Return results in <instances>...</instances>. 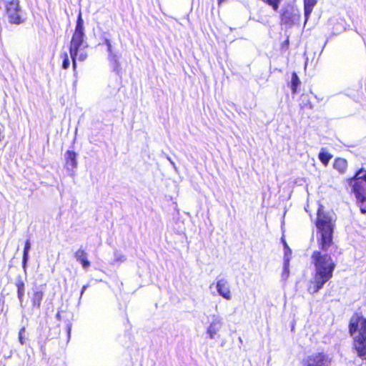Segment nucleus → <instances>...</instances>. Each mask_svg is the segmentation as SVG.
Here are the masks:
<instances>
[{"label":"nucleus","mask_w":366,"mask_h":366,"mask_svg":"<svg viewBox=\"0 0 366 366\" xmlns=\"http://www.w3.org/2000/svg\"><path fill=\"white\" fill-rule=\"evenodd\" d=\"M225 0H218V6H220Z\"/></svg>","instance_id":"7c9ffc66"},{"label":"nucleus","mask_w":366,"mask_h":366,"mask_svg":"<svg viewBox=\"0 0 366 366\" xmlns=\"http://www.w3.org/2000/svg\"><path fill=\"white\" fill-rule=\"evenodd\" d=\"M218 294L227 300H230L232 297V292L229 282L227 280L222 278L217 282L216 285Z\"/></svg>","instance_id":"6e6552de"},{"label":"nucleus","mask_w":366,"mask_h":366,"mask_svg":"<svg viewBox=\"0 0 366 366\" xmlns=\"http://www.w3.org/2000/svg\"><path fill=\"white\" fill-rule=\"evenodd\" d=\"M315 226L320 237L317 238L319 249L322 252H327L330 247L334 246L333 233L335 227V220L332 217L324 210L320 205L317 211Z\"/></svg>","instance_id":"7ed1b4c3"},{"label":"nucleus","mask_w":366,"mask_h":366,"mask_svg":"<svg viewBox=\"0 0 366 366\" xmlns=\"http://www.w3.org/2000/svg\"><path fill=\"white\" fill-rule=\"evenodd\" d=\"M74 257L77 262H79L84 269H87L91 263L88 259V254L86 252L80 247L74 253Z\"/></svg>","instance_id":"9d476101"},{"label":"nucleus","mask_w":366,"mask_h":366,"mask_svg":"<svg viewBox=\"0 0 366 366\" xmlns=\"http://www.w3.org/2000/svg\"><path fill=\"white\" fill-rule=\"evenodd\" d=\"M360 212L362 214H366V207L365 206H360Z\"/></svg>","instance_id":"cd10ccee"},{"label":"nucleus","mask_w":366,"mask_h":366,"mask_svg":"<svg viewBox=\"0 0 366 366\" xmlns=\"http://www.w3.org/2000/svg\"><path fill=\"white\" fill-rule=\"evenodd\" d=\"M29 255L23 254L22 257V267L24 269H26V264L28 261Z\"/></svg>","instance_id":"bb28decb"},{"label":"nucleus","mask_w":366,"mask_h":366,"mask_svg":"<svg viewBox=\"0 0 366 366\" xmlns=\"http://www.w3.org/2000/svg\"><path fill=\"white\" fill-rule=\"evenodd\" d=\"M61 58L62 59V68L64 69H67L69 67L70 63L69 59V56L66 52H64L61 54Z\"/></svg>","instance_id":"412c9836"},{"label":"nucleus","mask_w":366,"mask_h":366,"mask_svg":"<svg viewBox=\"0 0 366 366\" xmlns=\"http://www.w3.org/2000/svg\"><path fill=\"white\" fill-rule=\"evenodd\" d=\"M347 183L351 186L352 191L359 203L366 202V169H359L355 175L347 179Z\"/></svg>","instance_id":"39448f33"},{"label":"nucleus","mask_w":366,"mask_h":366,"mask_svg":"<svg viewBox=\"0 0 366 366\" xmlns=\"http://www.w3.org/2000/svg\"><path fill=\"white\" fill-rule=\"evenodd\" d=\"M104 42L105 45L107 47V51L109 52V54H114L113 51H112V44L110 42V40L107 39V38H105L104 40Z\"/></svg>","instance_id":"393cba45"},{"label":"nucleus","mask_w":366,"mask_h":366,"mask_svg":"<svg viewBox=\"0 0 366 366\" xmlns=\"http://www.w3.org/2000/svg\"><path fill=\"white\" fill-rule=\"evenodd\" d=\"M87 47L88 45L85 42L84 20L82 19L81 13L79 12L69 48V54L72 60V67L74 71L76 69L77 60L83 61L86 59L88 55L86 52L83 51V49Z\"/></svg>","instance_id":"20e7f679"},{"label":"nucleus","mask_w":366,"mask_h":366,"mask_svg":"<svg viewBox=\"0 0 366 366\" xmlns=\"http://www.w3.org/2000/svg\"><path fill=\"white\" fill-rule=\"evenodd\" d=\"M301 81L296 72H292L291 79V90L293 94L297 92V87L300 85Z\"/></svg>","instance_id":"f3484780"},{"label":"nucleus","mask_w":366,"mask_h":366,"mask_svg":"<svg viewBox=\"0 0 366 366\" xmlns=\"http://www.w3.org/2000/svg\"><path fill=\"white\" fill-rule=\"evenodd\" d=\"M16 286L17 287L18 298L21 301L24 295V283L22 280H19L16 283Z\"/></svg>","instance_id":"aec40b11"},{"label":"nucleus","mask_w":366,"mask_h":366,"mask_svg":"<svg viewBox=\"0 0 366 366\" xmlns=\"http://www.w3.org/2000/svg\"><path fill=\"white\" fill-rule=\"evenodd\" d=\"M56 318H57L59 320H61L59 312H58V313L56 314Z\"/></svg>","instance_id":"2f4dec72"},{"label":"nucleus","mask_w":366,"mask_h":366,"mask_svg":"<svg viewBox=\"0 0 366 366\" xmlns=\"http://www.w3.org/2000/svg\"><path fill=\"white\" fill-rule=\"evenodd\" d=\"M318 158L324 166H327L332 155L325 152H321L319 153Z\"/></svg>","instance_id":"a211bd4d"},{"label":"nucleus","mask_w":366,"mask_h":366,"mask_svg":"<svg viewBox=\"0 0 366 366\" xmlns=\"http://www.w3.org/2000/svg\"><path fill=\"white\" fill-rule=\"evenodd\" d=\"M352 350L362 360H366V317L362 312H355L348 323Z\"/></svg>","instance_id":"f03ea898"},{"label":"nucleus","mask_w":366,"mask_h":366,"mask_svg":"<svg viewBox=\"0 0 366 366\" xmlns=\"http://www.w3.org/2000/svg\"><path fill=\"white\" fill-rule=\"evenodd\" d=\"M311 259L316 270L307 290L310 294H315L332 277L336 264L330 254H323L321 249L315 250Z\"/></svg>","instance_id":"f257e3e1"},{"label":"nucleus","mask_w":366,"mask_h":366,"mask_svg":"<svg viewBox=\"0 0 366 366\" xmlns=\"http://www.w3.org/2000/svg\"><path fill=\"white\" fill-rule=\"evenodd\" d=\"M44 297V292L41 290L34 291L31 297V305L34 308L39 309Z\"/></svg>","instance_id":"9b49d317"},{"label":"nucleus","mask_w":366,"mask_h":366,"mask_svg":"<svg viewBox=\"0 0 366 366\" xmlns=\"http://www.w3.org/2000/svg\"><path fill=\"white\" fill-rule=\"evenodd\" d=\"M25 332L26 329L24 327H22L19 331V341L20 344L22 345H24L26 342L24 337Z\"/></svg>","instance_id":"4be33fe9"},{"label":"nucleus","mask_w":366,"mask_h":366,"mask_svg":"<svg viewBox=\"0 0 366 366\" xmlns=\"http://www.w3.org/2000/svg\"><path fill=\"white\" fill-rule=\"evenodd\" d=\"M332 360L325 352L321 351L307 356L302 360V366H332Z\"/></svg>","instance_id":"0eeeda50"},{"label":"nucleus","mask_w":366,"mask_h":366,"mask_svg":"<svg viewBox=\"0 0 366 366\" xmlns=\"http://www.w3.org/2000/svg\"><path fill=\"white\" fill-rule=\"evenodd\" d=\"M221 325V322L219 320H215L210 323L207 332L209 334V336L211 339H213L215 335L219 330Z\"/></svg>","instance_id":"dca6fc26"},{"label":"nucleus","mask_w":366,"mask_h":366,"mask_svg":"<svg viewBox=\"0 0 366 366\" xmlns=\"http://www.w3.org/2000/svg\"><path fill=\"white\" fill-rule=\"evenodd\" d=\"M304 107H307L309 109H312V104L310 103V102H308L307 104H305Z\"/></svg>","instance_id":"c85d7f7f"},{"label":"nucleus","mask_w":366,"mask_h":366,"mask_svg":"<svg viewBox=\"0 0 366 366\" xmlns=\"http://www.w3.org/2000/svg\"><path fill=\"white\" fill-rule=\"evenodd\" d=\"M290 275V258L285 257L284 259L283 271L282 273V278L286 280Z\"/></svg>","instance_id":"6ab92c4d"},{"label":"nucleus","mask_w":366,"mask_h":366,"mask_svg":"<svg viewBox=\"0 0 366 366\" xmlns=\"http://www.w3.org/2000/svg\"><path fill=\"white\" fill-rule=\"evenodd\" d=\"M87 287V285H84L81 288V295H82V294L85 292L86 289Z\"/></svg>","instance_id":"c756f323"},{"label":"nucleus","mask_w":366,"mask_h":366,"mask_svg":"<svg viewBox=\"0 0 366 366\" xmlns=\"http://www.w3.org/2000/svg\"><path fill=\"white\" fill-rule=\"evenodd\" d=\"M333 167L340 174H343L346 172L347 169V162L343 158H336L333 163Z\"/></svg>","instance_id":"f8f14e48"},{"label":"nucleus","mask_w":366,"mask_h":366,"mask_svg":"<svg viewBox=\"0 0 366 366\" xmlns=\"http://www.w3.org/2000/svg\"><path fill=\"white\" fill-rule=\"evenodd\" d=\"M294 17L295 15L292 14V12L288 10H285L280 15L281 24L291 26L294 24Z\"/></svg>","instance_id":"ddd939ff"},{"label":"nucleus","mask_w":366,"mask_h":366,"mask_svg":"<svg viewBox=\"0 0 366 366\" xmlns=\"http://www.w3.org/2000/svg\"><path fill=\"white\" fill-rule=\"evenodd\" d=\"M77 154L74 151L67 150L65 153V167L69 170L77 167Z\"/></svg>","instance_id":"1a4fd4ad"},{"label":"nucleus","mask_w":366,"mask_h":366,"mask_svg":"<svg viewBox=\"0 0 366 366\" xmlns=\"http://www.w3.org/2000/svg\"><path fill=\"white\" fill-rule=\"evenodd\" d=\"M30 248H31L30 241L29 239H27L24 244L23 254L29 255V251Z\"/></svg>","instance_id":"a878e982"},{"label":"nucleus","mask_w":366,"mask_h":366,"mask_svg":"<svg viewBox=\"0 0 366 366\" xmlns=\"http://www.w3.org/2000/svg\"><path fill=\"white\" fill-rule=\"evenodd\" d=\"M289 46H290V38L287 36L286 39L280 45V50L282 51H287L289 49Z\"/></svg>","instance_id":"5701e85b"},{"label":"nucleus","mask_w":366,"mask_h":366,"mask_svg":"<svg viewBox=\"0 0 366 366\" xmlns=\"http://www.w3.org/2000/svg\"><path fill=\"white\" fill-rule=\"evenodd\" d=\"M0 3L4 6V12L10 24L19 25L24 22L19 0H0Z\"/></svg>","instance_id":"423d86ee"},{"label":"nucleus","mask_w":366,"mask_h":366,"mask_svg":"<svg viewBox=\"0 0 366 366\" xmlns=\"http://www.w3.org/2000/svg\"><path fill=\"white\" fill-rule=\"evenodd\" d=\"M283 244H284V250H285V258L289 257L290 259V256L292 254V250L287 245V242L285 239H282Z\"/></svg>","instance_id":"b1692460"},{"label":"nucleus","mask_w":366,"mask_h":366,"mask_svg":"<svg viewBox=\"0 0 366 366\" xmlns=\"http://www.w3.org/2000/svg\"><path fill=\"white\" fill-rule=\"evenodd\" d=\"M317 0H304V12L306 21L310 16L315 6L317 4Z\"/></svg>","instance_id":"2eb2a0df"},{"label":"nucleus","mask_w":366,"mask_h":366,"mask_svg":"<svg viewBox=\"0 0 366 366\" xmlns=\"http://www.w3.org/2000/svg\"><path fill=\"white\" fill-rule=\"evenodd\" d=\"M109 60L113 71L119 74L122 72V66L118 56L114 54H109Z\"/></svg>","instance_id":"4468645a"}]
</instances>
